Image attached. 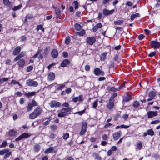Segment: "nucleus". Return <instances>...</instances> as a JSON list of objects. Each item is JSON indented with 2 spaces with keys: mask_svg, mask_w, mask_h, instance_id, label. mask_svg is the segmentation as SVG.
<instances>
[{
  "mask_svg": "<svg viewBox=\"0 0 160 160\" xmlns=\"http://www.w3.org/2000/svg\"><path fill=\"white\" fill-rule=\"evenodd\" d=\"M62 106L65 108H62L58 113V116L59 117H63L66 116L68 115L66 113L70 112L72 109V108L70 107L69 104L68 102L64 103Z\"/></svg>",
  "mask_w": 160,
  "mask_h": 160,
  "instance_id": "obj_1",
  "label": "nucleus"
},
{
  "mask_svg": "<svg viewBox=\"0 0 160 160\" xmlns=\"http://www.w3.org/2000/svg\"><path fill=\"white\" fill-rule=\"evenodd\" d=\"M42 109L40 107H38L29 116V118L32 119L35 118L40 115L42 112Z\"/></svg>",
  "mask_w": 160,
  "mask_h": 160,
  "instance_id": "obj_2",
  "label": "nucleus"
},
{
  "mask_svg": "<svg viewBox=\"0 0 160 160\" xmlns=\"http://www.w3.org/2000/svg\"><path fill=\"white\" fill-rule=\"evenodd\" d=\"M50 107L52 108L54 107L57 108L60 107L61 105V103L59 102L53 100L51 101L49 103Z\"/></svg>",
  "mask_w": 160,
  "mask_h": 160,
  "instance_id": "obj_3",
  "label": "nucleus"
},
{
  "mask_svg": "<svg viewBox=\"0 0 160 160\" xmlns=\"http://www.w3.org/2000/svg\"><path fill=\"white\" fill-rule=\"evenodd\" d=\"M94 73L97 76H104V71L98 68H96L94 69Z\"/></svg>",
  "mask_w": 160,
  "mask_h": 160,
  "instance_id": "obj_4",
  "label": "nucleus"
},
{
  "mask_svg": "<svg viewBox=\"0 0 160 160\" xmlns=\"http://www.w3.org/2000/svg\"><path fill=\"white\" fill-rule=\"evenodd\" d=\"M26 83L27 85L29 86L37 87L38 83L36 81H34L33 80L28 79Z\"/></svg>",
  "mask_w": 160,
  "mask_h": 160,
  "instance_id": "obj_5",
  "label": "nucleus"
},
{
  "mask_svg": "<svg viewBox=\"0 0 160 160\" xmlns=\"http://www.w3.org/2000/svg\"><path fill=\"white\" fill-rule=\"evenodd\" d=\"M150 44L151 45L152 47L154 49L159 48L160 47V43L156 41H151L150 42Z\"/></svg>",
  "mask_w": 160,
  "mask_h": 160,
  "instance_id": "obj_6",
  "label": "nucleus"
},
{
  "mask_svg": "<svg viewBox=\"0 0 160 160\" xmlns=\"http://www.w3.org/2000/svg\"><path fill=\"white\" fill-rule=\"evenodd\" d=\"M30 137V135L28 134V133H24L21 135H20L18 138H16L15 140L16 141H17L19 140H20L23 138H26Z\"/></svg>",
  "mask_w": 160,
  "mask_h": 160,
  "instance_id": "obj_7",
  "label": "nucleus"
},
{
  "mask_svg": "<svg viewBox=\"0 0 160 160\" xmlns=\"http://www.w3.org/2000/svg\"><path fill=\"white\" fill-rule=\"evenodd\" d=\"M87 126V123L86 122H83L82 127L81 131L80 132V134L82 135L84 134L86 131V128Z\"/></svg>",
  "mask_w": 160,
  "mask_h": 160,
  "instance_id": "obj_8",
  "label": "nucleus"
},
{
  "mask_svg": "<svg viewBox=\"0 0 160 160\" xmlns=\"http://www.w3.org/2000/svg\"><path fill=\"white\" fill-rule=\"evenodd\" d=\"M114 12V9L109 11L106 9H104L103 10V14L104 15L107 16L112 14Z\"/></svg>",
  "mask_w": 160,
  "mask_h": 160,
  "instance_id": "obj_9",
  "label": "nucleus"
},
{
  "mask_svg": "<svg viewBox=\"0 0 160 160\" xmlns=\"http://www.w3.org/2000/svg\"><path fill=\"white\" fill-rule=\"evenodd\" d=\"M95 41L96 39L94 37L88 38L87 39V42L90 45H92Z\"/></svg>",
  "mask_w": 160,
  "mask_h": 160,
  "instance_id": "obj_10",
  "label": "nucleus"
},
{
  "mask_svg": "<svg viewBox=\"0 0 160 160\" xmlns=\"http://www.w3.org/2000/svg\"><path fill=\"white\" fill-rule=\"evenodd\" d=\"M147 115L148 118H152L153 116H157L158 115V113L156 111H149L147 112Z\"/></svg>",
  "mask_w": 160,
  "mask_h": 160,
  "instance_id": "obj_11",
  "label": "nucleus"
},
{
  "mask_svg": "<svg viewBox=\"0 0 160 160\" xmlns=\"http://www.w3.org/2000/svg\"><path fill=\"white\" fill-rule=\"evenodd\" d=\"M114 100L113 99H109V103L107 105V107L109 109L112 108L114 106Z\"/></svg>",
  "mask_w": 160,
  "mask_h": 160,
  "instance_id": "obj_12",
  "label": "nucleus"
},
{
  "mask_svg": "<svg viewBox=\"0 0 160 160\" xmlns=\"http://www.w3.org/2000/svg\"><path fill=\"white\" fill-rule=\"evenodd\" d=\"M21 48L19 46L16 47L13 50V54L14 55H18L21 51Z\"/></svg>",
  "mask_w": 160,
  "mask_h": 160,
  "instance_id": "obj_13",
  "label": "nucleus"
},
{
  "mask_svg": "<svg viewBox=\"0 0 160 160\" xmlns=\"http://www.w3.org/2000/svg\"><path fill=\"white\" fill-rule=\"evenodd\" d=\"M25 54V52H22L20 53V54L18 56H17L14 59V61H16L17 60L19 59L20 58H22V57H24Z\"/></svg>",
  "mask_w": 160,
  "mask_h": 160,
  "instance_id": "obj_14",
  "label": "nucleus"
},
{
  "mask_svg": "<svg viewBox=\"0 0 160 160\" xmlns=\"http://www.w3.org/2000/svg\"><path fill=\"white\" fill-rule=\"evenodd\" d=\"M51 54L52 57L56 58L58 57V53L57 50L54 49L52 51Z\"/></svg>",
  "mask_w": 160,
  "mask_h": 160,
  "instance_id": "obj_15",
  "label": "nucleus"
},
{
  "mask_svg": "<svg viewBox=\"0 0 160 160\" xmlns=\"http://www.w3.org/2000/svg\"><path fill=\"white\" fill-rule=\"evenodd\" d=\"M70 63L69 60L67 59L64 60L61 64V66L62 67H66L68 64H69Z\"/></svg>",
  "mask_w": 160,
  "mask_h": 160,
  "instance_id": "obj_16",
  "label": "nucleus"
},
{
  "mask_svg": "<svg viewBox=\"0 0 160 160\" xmlns=\"http://www.w3.org/2000/svg\"><path fill=\"white\" fill-rule=\"evenodd\" d=\"M3 3L5 5L10 7L12 6V2H10L9 0H3Z\"/></svg>",
  "mask_w": 160,
  "mask_h": 160,
  "instance_id": "obj_17",
  "label": "nucleus"
},
{
  "mask_svg": "<svg viewBox=\"0 0 160 160\" xmlns=\"http://www.w3.org/2000/svg\"><path fill=\"white\" fill-rule=\"evenodd\" d=\"M55 74L52 72H50L48 75V79L50 81L53 80L55 78Z\"/></svg>",
  "mask_w": 160,
  "mask_h": 160,
  "instance_id": "obj_18",
  "label": "nucleus"
},
{
  "mask_svg": "<svg viewBox=\"0 0 160 160\" xmlns=\"http://www.w3.org/2000/svg\"><path fill=\"white\" fill-rule=\"evenodd\" d=\"M8 133L10 137L14 136L16 135L17 132L14 130H11L9 131Z\"/></svg>",
  "mask_w": 160,
  "mask_h": 160,
  "instance_id": "obj_19",
  "label": "nucleus"
},
{
  "mask_svg": "<svg viewBox=\"0 0 160 160\" xmlns=\"http://www.w3.org/2000/svg\"><path fill=\"white\" fill-rule=\"evenodd\" d=\"M120 133L116 132L113 134V138L115 140H117L120 137Z\"/></svg>",
  "mask_w": 160,
  "mask_h": 160,
  "instance_id": "obj_20",
  "label": "nucleus"
},
{
  "mask_svg": "<svg viewBox=\"0 0 160 160\" xmlns=\"http://www.w3.org/2000/svg\"><path fill=\"white\" fill-rule=\"evenodd\" d=\"M18 63L20 67H22L24 65L25 61L23 59H20L18 62Z\"/></svg>",
  "mask_w": 160,
  "mask_h": 160,
  "instance_id": "obj_21",
  "label": "nucleus"
},
{
  "mask_svg": "<svg viewBox=\"0 0 160 160\" xmlns=\"http://www.w3.org/2000/svg\"><path fill=\"white\" fill-rule=\"evenodd\" d=\"M54 148L52 147L49 148H48L46 149L44 153L45 154H47L48 153H53L54 152Z\"/></svg>",
  "mask_w": 160,
  "mask_h": 160,
  "instance_id": "obj_22",
  "label": "nucleus"
},
{
  "mask_svg": "<svg viewBox=\"0 0 160 160\" xmlns=\"http://www.w3.org/2000/svg\"><path fill=\"white\" fill-rule=\"evenodd\" d=\"M35 92H29L28 93H25V95L28 98H29L32 96L34 95L35 94Z\"/></svg>",
  "mask_w": 160,
  "mask_h": 160,
  "instance_id": "obj_23",
  "label": "nucleus"
},
{
  "mask_svg": "<svg viewBox=\"0 0 160 160\" xmlns=\"http://www.w3.org/2000/svg\"><path fill=\"white\" fill-rule=\"evenodd\" d=\"M40 148V146L38 144H36L34 146L33 149L35 152H38L39 151Z\"/></svg>",
  "mask_w": 160,
  "mask_h": 160,
  "instance_id": "obj_24",
  "label": "nucleus"
},
{
  "mask_svg": "<svg viewBox=\"0 0 160 160\" xmlns=\"http://www.w3.org/2000/svg\"><path fill=\"white\" fill-rule=\"evenodd\" d=\"M140 17V15L138 13L136 14H132L131 16V19L132 20H133L136 17Z\"/></svg>",
  "mask_w": 160,
  "mask_h": 160,
  "instance_id": "obj_25",
  "label": "nucleus"
},
{
  "mask_svg": "<svg viewBox=\"0 0 160 160\" xmlns=\"http://www.w3.org/2000/svg\"><path fill=\"white\" fill-rule=\"evenodd\" d=\"M93 157H95L97 160H101V157L99 155V154L95 152H94L92 153Z\"/></svg>",
  "mask_w": 160,
  "mask_h": 160,
  "instance_id": "obj_26",
  "label": "nucleus"
},
{
  "mask_svg": "<svg viewBox=\"0 0 160 160\" xmlns=\"http://www.w3.org/2000/svg\"><path fill=\"white\" fill-rule=\"evenodd\" d=\"M156 96V93L154 91H152L150 92L148 94V96L150 98H154Z\"/></svg>",
  "mask_w": 160,
  "mask_h": 160,
  "instance_id": "obj_27",
  "label": "nucleus"
},
{
  "mask_svg": "<svg viewBox=\"0 0 160 160\" xmlns=\"http://www.w3.org/2000/svg\"><path fill=\"white\" fill-rule=\"evenodd\" d=\"M131 99V96L127 95L123 99V101L127 102L129 101Z\"/></svg>",
  "mask_w": 160,
  "mask_h": 160,
  "instance_id": "obj_28",
  "label": "nucleus"
},
{
  "mask_svg": "<svg viewBox=\"0 0 160 160\" xmlns=\"http://www.w3.org/2000/svg\"><path fill=\"white\" fill-rule=\"evenodd\" d=\"M74 28L77 31H79L82 29L81 26L79 24H76L74 25Z\"/></svg>",
  "mask_w": 160,
  "mask_h": 160,
  "instance_id": "obj_29",
  "label": "nucleus"
},
{
  "mask_svg": "<svg viewBox=\"0 0 160 160\" xmlns=\"http://www.w3.org/2000/svg\"><path fill=\"white\" fill-rule=\"evenodd\" d=\"M55 12L57 15V18H59L61 16L60 11L59 9L58 8L56 9Z\"/></svg>",
  "mask_w": 160,
  "mask_h": 160,
  "instance_id": "obj_30",
  "label": "nucleus"
},
{
  "mask_svg": "<svg viewBox=\"0 0 160 160\" xmlns=\"http://www.w3.org/2000/svg\"><path fill=\"white\" fill-rule=\"evenodd\" d=\"M148 134L151 136H152L154 135V133L152 129H150L147 131Z\"/></svg>",
  "mask_w": 160,
  "mask_h": 160,
  "instance_id": "obj_31",
  "label": "nucleus"
},
{
  "mask_svg": "<svg viewBox=\"0 0 160 160\" xmlns=\"http://www.w3.org/2000/svg\"><path fill=\"white\" fill-rule=\"evenodd\" d=\"M123 22V21L122 20H119L118 21H115L114 24L115 25H121Z\"/></svg>",
  "mask_w": 160,
  "mask_h": 160,
  "instance_id": "obj_32",
  "label": "nucleus"
},
{
  "mask_svg": "<svg viewBox=\"0 0 160 160\" xmlns=\"http://www.w3.org/2000/svg\"><path fill=\"white\" fill-rule=\"evenodd\" d=\"M9 150L8 149H4L3 150L0 151V155H3L4 154L7 153L9 152Z\"/></svg>",
  "mask_w": 160,
  "mask_h": 160,
  "instance_id": "obj_33",
  "label": "nucleus"
},
{
  "mask_svg": "<svg viewBox=\"0 0 160 160\" xmlns=\"http://www.w3.org/2000/svg\"><path fill=\"white\" fill-rule=\"evenodd\" d=\"M107 53H104L101 55V59L102 60L104 61L106 59V57Z\"/></svg>",
  "mask_w": 160,
  "mask_h": 160,
  "instance_id": "obj_34",
  "label": "nucleus"
},
{
  "mask_svg": "<svg viewBox=\"0 0 160 160\" xmlns=\"http://www.w3.org/2000/svg\"><path fill=\"white\" fill-rule=\"evenodd\" d=\"M32 107L33 106H32L31 104L30 103H29L27 106V111L29 112L31 111L32 109Z\"/></svg>",
  "mask_w": 160,
  "mask_h": 160,
  "instance_id": "obj_35",
  "label": "nucleus"
},
{
  "mask_svg": "<svg viewBox=\"0 0 160 160\" xmlns=\"http://www.w3.org/2000/svg\"><path fill=\"white\" fill-rule=\"evenodd\" d=\"M70 38L69 37H67L66 38L65 40V43L67 45H68L70 43Z\"/></svg>",
  "mask_w": 160,
  "mask_h": 160,
  "instance_id": "obj_36",
  "label": "nucleus"
},
{
  "mask_svg": "<svg viewBox=\"0 0 160 160\" xmlns=\"http://www.w3.org/2000/svg\"><path fill=\"white\" fill-rule=\"evenodd\" d=\"M22 7V5H19L18 6L14 7L13 8L12 10L13 11H16L20 9Z\"/></svg>",
  "mask_w": 160,
  "mask_h": 160,
  "instance_id": "obj_37",
  "label": "nucleus"
},
{
  "mask_svg": "<svg viewBox=\"0 0 160 160\" xmlns=\"http://www.w3.org/2000/svg\"><path fill=\"white\" fill-rule=\"evenodd\" d=\"M32 106L33 107L36 106H38V104L34 100H32V103H30Z\"/></svg>",
  "mask_w": 160,
  "mask_h": 160,
  "instance_id": "obj_38",
  "label": "nucleus"
},
{
  "mask_svg": "<svg viewBox=\"0 0 160 160\" xmlns=\"http://www.w3.org/2000/svg\"><path fill=\"white\" fill-rule=\"evenodd\" d=\"M77 33L79 35L82 36L85 34V32L84 30H82L80 32H77Z\"/></svg>",
  "mask_w": 160,
  "mask_h": 160,
  "instance_id": "obj_39",
  "label": "nucleus"
},
{
  "mask_svg": "<svg viewBox=\"0 0 160 160\" xmlns=\"http://www.w3.org/2000/svg\"><path fill=\"white\" fill-rule=\"evenodd\" d=\"M107 90L109 91H112L114 92L116 90V89L114 87H108L107 88Z\"/></svg>",
  "mask_w": 160,
  "mask_h": 160,
  "instance_id": "obj_40",
  "label": "nucleus"
},
{
  "mask_svg": "<svg viewBox=\"0 0 160 160\" xmlns=\"http://www.w3.org/2000/svg\"><path fill=\"white\" fill-rule=\"evenodd\" d=\"M139 105V103L138 102L136 101L134 102L133 103V106L135 108L138 107Z\"/></svg>",
  "mask_w": 160,
  "mask_h": 160,
  "instance_id": "obj_41",
  "label": "nucleus"
},
{
  "mask_svg": "<svg viewBox=\"0 0 160 160\" xmlns=\"http://www.w3.org/2000/svg\"><path fill=\"white\" fill-rule=\"evenodd\" d=\"M142 145L141 142H139L138 143L137 148L139 150H141L142 148Z\"/></svg>",
  "mask_w": 160,
  "mask_h": 160,
  "instance_id": "obj_42",
  "label": "nucleus"
},
{
  "mask_svg": "<svg viewBox=\"0 0 160 160\" xmlns=\"http://www.w3.org/2000/svg\"><path fill=\"white\" fill-rule=\"evenodd\" d=\"M7 142L6 141H4L2 143L1 145H0V148L5 147L7 145Z\"/></svg>",
  "mask_w": 160,
  "mask_h": 160,
  "instance_id": "obj_43",
  "label": "nucleus"
},
{
  "mask_svg": "<svg viewBox=\"0 0 160 160\" xmlns=\"http://www.w3.org/2000/svg\"><path fill=\"white\" fill-rule=\"evenodd\" d=\"M145 37V35L143 34H140L139 35L138 37V39L140 40H142Z\"/></svg>",
  "mask_w": 160,
  "mask_h": 160,
  "instance_id": "obj_44",
  "label": "nucleus"
},
{
  "mask_svg": "<svg viewBox=\"0 0 160 160\" xmlns=\"http://www.w3.org/2000/svg\"><path fill=\"white\" fill-rule=\"evenodd\" d=\"M69 137V134L68 133H66L63 136V138L64 139H68Z\"/></svg>",
  "mask_w": 160,
  "mask_h": 160,
  "instance_id": "obj_45",
  "label": "nucleus"
},
{
  "mask_svg": "<svg viewBox=\"0 0 160 160\" xmlns=\"http://www.w3.org/2000/svg\"><path fill=\"white\" fill-rule=\"evenodd\" d=\"M11 154V152H8L7 153H6V154L4 156V158H7Z\"/></svg>",
  "mask_w": 160,
  "mask_h": 160,
  "instance_id": "obj_46",
  "label": "nucleus"
},
{
  "mask_svg": "<svg viewBox=\"0 0 160 160\" xmlns=\"http://www.w3.org/2000/svg\"><path fill=\"white\" fill-rule=\"evenodd\" d=\"M33 68V67L32 66H30L28 67L27 68V70L28 72L31 71Z\"/></svg>",
  "mask_w": 160,
  "mask_h": 160,
  "instance_id": "obj_47",
  "label": "nucleus"
},
{
  "mask_svg": "<svg viewBox=\"0 0 160 160\" xmlns=\"http://www.w3.org/2000/svg\"><path fill=\"white\" fill-rule=\"evenodd\" d=\"M48 52V48H46L44 51V55L47 56Z\"/></svg>",
  "mask_w": 160,
  "mask_h": 160,
  "instance_id": "obj_48",
  "label": "nucleus"
},
{
  "mask_svg": "<svg viewBox=\"0 0 160 160\" xmlns=\"http://www.w3.org/2000/svg\"><path fill=\"white\" fill-rule=\"evenodd\" d=\"M160 120H156L154 121H152L151 122V124H155L159 123Z\"/></svg>",
  "mask_w": 160,
  "mask_h": 160,
  "instance_id": "obj_49",
  "label": "nucleus"
},
{
  "mask_svg": "<svg viewBox=\"0 0 160 160\" xmlns=\"http://www.w3.org/2000/svg\"><path fill=\"white\" fill-rule=\"evenodd\" d=\"M156 53V52H152L148 55V56L149 57H152L155 55Z\"/></svg>",
  "mask_w": 160,
  "mask_h": 160,
  "instance_id": "obj_50",
  "label": "nucleus"
},
{
  "mask_svg": "<svg viewBox=\"0 0 160 160\" xmlns=\"http://www.w3.org/2000/svg\"><path fill=\"white\" fill-rule=\"evenodd\" d=\"M98 105V101H96L94 102L93 103V107L94 108H96Z\"/></svg>",
  "mask_w": 160,
  "mask_h": 160,
  "instance_id": "obj_51",
  "label": "nucleus"
},
{
  "mask_svg": "<svg viewBox=\"0 0 160 160\" xmlns=\"http://www.w3.org/2000/svg\"><path fill=\"white\" fill-rule=\"evenodd\" d=\"M73 3L75 5V9H77L78 6V2L77 1H74L73 2Z\"/></svg>",
  "mask_w": 160,
  "mask_h": 160,
  "instance_id": "obj_52",
  "label": "nucleus"
},
{
  "mask_svg": "<svg viewBox=\"0 0 160 160\" xmlns=\"http://www.w3.org/2000/svg\"><path fill=\"white\" fill-rule=\"evenodd\" d=\"M62 55L64 58H66L68 56V54L67 52H64L62 53Z\"/></svg>",
  "mask_w": 160,
  "mask_h": 160,
  "instance_id": "obj_53",
  "label": "nucleus"
},
{
  "mask_svg": "<svg viewBox=\"0 0 160 160\" xmlns=\"http://www.w3.org/2000/svg\"><path fill=\"white\" fill-rule=\"evenodd\" d=\"M126 5L127 6L130 7L133 4L131 1H128L127 2Z\"/></svg>",
  "mask_w": 160,
  "mask_h": 160,
  "instance_id": "obj_54",
  "label": "nucleus"
},
{
  "mask_svg": "<svg viewBox=\"0 0 160 160\" xmlns=\"http://www.w3.org/2000/svg\"><path fill=\"white\" fill-rule=\"evenodd\" d=\"M18 83L19 82H17L15 80H12V81L11 82L10 84H16Z\"/></svg>",
  "mask_w": 160,
  "mask_h": 160,
  "instance_id": "obj_55",
  "label": "nucleus"
},
{
  "mask_svg": "<svg viewBox=\"0 0 160 160\" xmlns=\"http://www.w3.org/2000/svg\"><path fill=\"white\" fill-rule=\"evenodd\" d=\"M65 87V85L64 84H60L58 87V89L61 90Z\"/></svg>",
  "mask_w": 160,
  "mask_h": 160,
  "instance_id": "obj_56",
  "label": "nucleus"
},
{
  "mask_svg": "<svg viewBox=\"0 0 160 160\" xmlns=\"http://www.w3.org/2000/svg\"><path fill=\"white\" fill-rule=\"evenodd\" d=\"M85 69L86 71H89L90 70V66L89 65H87L85 66Z\"/></svg>",
  "mask_w": 160,
  "mask_h": 160,
  "instance_id": "obj_57",
  "label": "nucleus"
},
{
  "mask_svg": "<svg viewBox=\"0 0 160 160\" xmlns=\"http://www.w3.org/2000/svg\"><path fill=\"white\" fill-rule=\"evenodd\" d=\"M102 138L103 140H106L108 139V137L106 134H104L103 135Z\"/></svg>",
  "mask_w": 160,
  "mask_h": 160,
  "instance_id": "obj_58",
  "label": "nucleus"
},
{
  "mask_svg": "<svg viewBox=\"0 0 160 160\" xmlns=\"http://www.w3.org/2000/svg\"><path fill=\"white\" fill-rule=\"evenodd\" d=\"M56 128L57 126L55 125H53L50 126V128L52 130H55L56 129Z\"/></svg>",
  "mask_w": 160,
  "mask_h": 160,
  "instance_id": "obj_59",
  "label": "nucleus"
},
{
  "mask_svg": "<svg viewBox=\"0 0 160 160\" xmlns=\"http://www.w3.org/2000/svg\"><path fill=\"white\" fill-rule=\"evenodd\" d=\"M111 1L110 0H103L102 1V3L103 4H106L108 3L109 2H110Z\"/></svg>",
  "mask_w": 160,
  "mask_h": 160,
  "instance_id": "obj_60",
  "label": "nucleus"
},
{
  "mask_svg": "<svg viewBox=\"0 0 160 160\" xmlns=\"http://www.w3.org/2000/svg\"><path fill=\"white\" fill-rule=\"evenodd\" d=\"M155 159H157L160 158V155L157 154H155L154 156Z\"/></svg>",
  "mask_w": 160,
  "mask_h": 160,
  "instance_id": "obj_61",
  "label": "nucleus"
},
{
  "mask_svg": "<svg viewBox=\"0 0 160 160\" xmlns=\"http://www.w3.org/2000/svg\"><path fill=\"white\" fill-rule=\"evenodd\" d=\"M78 98V101H82L83 100L82 96V95H80L79 97H77Z\"/></svg>",
  "mask_w": 160,
  "mask_h": 160,
  "instance_id": "obj_62",
  "label": "nucleus"
},
{
  "mask_svg": "<svg viewBox=\"0 0 160 160\" xmlns=\"http://www.w3.org/2000/svg\"><path fill=\"white\" fill-rule=\"evenodd\" d=\"M71 92V88H67L66 89V92L67 93H69L70 92Z\"/></svg>",
  "mask_w": 160,
  "mask_h": 160,
  "instance_id": "obj_63",
  "label": "nucleus"
},
{
  "mask_svg": "<svg viewBox=\"0 0 160 160\" xmlns=\"http://www.w3.org/2000/svg\"><path fill=\"white\" fill-rule=\"evenodd\" d=\"M144 31L147 35H148L150 33V31L148 29H145L144 30Z\"/></svg>",
  "mask_w": 160,
  "mask_h": 160,
  "instance_id": "obj_64",
  "label": "nucleus"
}]
</instances>
